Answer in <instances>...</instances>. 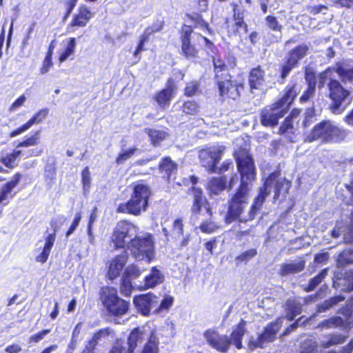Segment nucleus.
<instances>
[{
    "label": "nucleus",
    "mask_w": 353,
    "mask_h": 353,
    "mask_svg": "<svg viewBox=\"0 0 353 353\" xmlns=\"http://www.w3.org/2000/svg\"><path fill=\"white\" fill-rule=\"evenodd\" d=\"M347 136V130L339 128L334 121L324 120L316 124L307 136L309 142L339 143Z\"/></svg>",
    "instance_id": "nucleus-3"
},
{
    "label": "nucleus",
    "mask_w": 353,
    "mask_h": 353,
    "mask_svg": "<svg viewBox=\"0 0 353 353\" xmlns=\"http://www.w3.org/2000/svg\"><path fill=\"white\" fill-rule=\"evenodd\" d=\"M159 352V339L154 334V332H150L147 342L144 345L141 353H158Z\"/></svg>",
    "instance_id": "nucleus-33"
},
{
    "label": "nucleus",
    "mask_w": 353,
    "mask_h": 353,
    "mask_svg": "<svg viewBox=\"0 0 353 353\" xmlns=\"http://www.w3.org/2000/svg\"><path fill=\"white\" fill-rule=\"evenodd\" d=\"M21 156V152L17 150H14L12 153L1 158V161L4 165L8 168L14 167V163L16 159Z\"/></svg>",
    "instance_id": "nucleus-44"
},
{
    "label": "nucleus",
    "mask_w": 353,
    "mask_h": 353,
    "mask_svg": "<svg viewBox=\"0 0 353 353\" xmlns=\"http://www.w3.org/2000/svg\"><path fill=\"white\" fill-rule=\"evenodd\" d=\"M305 79L307 81L308 87L307 90L301 97V102L307 101L314 94L315 91L316 82L314 75L306 73Z\"/></svg>",
    "instance_id": "nucleus-37"
},
{
    "label": "nucleus",
    "mask_w": 353,
    "mask_h": 353,
    "mask_svg": "<svg viewBox=\"0 0 353 353\" xmlns=\"http://www.w3.org/2000/svg\"><path fill=\"white\" fill-rule=\"evenodd\" d=\"M21 152V156L25 158H29L31 157L39 156L41 154L42 150L38 148L27 149V150H17Z\"/></svg>",
    "instance_id": "nucleus-61"
},
{
    "label": "nucleus",
    "mask_w": 353,
    "mask_h": 353,
    "mask_svg": "<svg viewBox=\"0 0 353 353\" xmlns=\"http://www.w3.org/2000/svg\"><path fill=\"white\" fill-rule=\"evenodd\" d=\"M344 324L343 319L340 316H334L329 319L325 320L319 324V327L333 328L336 327L343 326Z\"/></svg>",
    "instance_id": "nucleus-41"
},
{
    "label": "nucleus",
    "mask_w": 353,
    "mask_h": 353,
    "mask_svg": "<svg viewBox=\"0 0 353 353\" xmlns=\"http://www.w3.org/2000/svg\"><path fill=\"white\" fill-rule=\"evenodd\" d=\"M164 276L156 267H153L150 273L144 279V289L154 288L163 283Z\"/></svg>",
    "instance_id": "nucleus-26"
},
{
    "label": "nucleus",
    "mask_w": 353,
    "mask_h": 353,
    "mask_svg": "<svg viewBox=\"0 0 353 353\" xmlns=\"http://www.w3.org/2000/svg\"><path fill=\"white\" fill-rule=\"evenodd\" d=\"M333 70H334L333 68H328L319 74V87H320V88L323 87L327 79H330V81L332 80L331 79V75H332Z\"/></svg>",
    "instance_id": "nucleus-57"
},
{
    "label": "nucleus",
    "mask_w": 353,
    "mask_h": 353,
    "mask_svg": "<svg viewBox=\"0 0 353 353\" xmlns=\"http://www.w3.org/2000/svg\"><path fill=\"white\" fill-rule=\"evenodd\" d=\"M334 70L337 73L339 78L343 82H353V66L350 65V61L343 60L336 62L333 67Z\"/></svg>",
    "instance_id": "nucleus-21"
},
{
    "label": "nucleus",
    "mask_w": 353,
    "mask_h": 353,
    "mask_svg": "<svg viewBox=\"0 0 353 353\" xmlns=\"http://www.w3.org/2000/svg\"><path fill=\"white\" fill-rule=\"evenodd\" d=\"M208 344L220 352H226L230 345V340L227 335H221L216 330L209 329L203 333Z\"/></svg>",
    "instance_id": "nucleus-14"
},
{
    "label": "nucleus",
    "mask_w": 353,
    "mask_h": 353,
    "mask_svg": "<svg viewBox=\"0 0 353 353\" xmlns=\"http://www.w3.org/2000/svg\"><path fill=\"white\" fill-rule=\"evenodd\" d=\"M164 22L163 21H157L151 26L145 30L144 34L150 37L152 34L161 31L163 28Z\"/></svg>",
    "instance_id": "nucleus-54"
},
{
    "label": "nucleus",
    "mask_w": 353,
    "mask_h": 353,
    "mask_svg": "<svg viewBox=\"0 0 353 353\" xmlns=\"http://www.w3.org/2000/svg\"><path fill=\"white\" fill-rule=\"evenodd\" d=\"M81 181L84 194L88 193L90 192L91 184L90 172L88 167H85L81 172Z\"/></svg>",
    "instance_id": "nucleus-45"
},
{
    "label": "nucleus",
    "mask_w": 353,
    "mask_h": 353,
    "mask_svg": "<svg viewBox=\"0 0 353 353\" xmlns=\"http://www.w3.org/2000/svg\"><path fill=\"white\" fill-rule=\"evenodd\" d=\"M192 29L189 26H183L181 29V50L183 54L187 59H194L197 57L198 50L194 45L192 43V40L196 37L199 41H203L206 44L210 43V41L205 37L199 34H193Z\"/></svg>",
    "instance_id": "nucleus-10"
},
{
    "label": "nucleus",
    "mask_w": 353,
    "mask_h": 353,
    "mask_svg": "<svg viewBox=\"0 0 353 353\" xmlns=\"http://www.w3.org/2000/svg\"><path fill=\"white\" fill-rule=\"evenodd\" d=\"M303 344L304 346H303V350L300 353H312L316 346V341H314L312 339L307 340Z\"/></svg>",
    "instance_id": "nucleus-63"
},
{
    "label": "nucleus",
    "mask_w": 353,
    "mask_h": 353,
    "mask_svg": "<svg viewBox=\"0 0 353 353\" xmlns=\"http://www.w3.org/2000/svg\"><path fill=\"white\" fill-rule=\"evenodd\" d=\"M344 300H345V298L341 295L332 297L330 299L324 301L321 305L318 306V312H325L326 310H329L334 305L338 304L339 303H340Z\"/></svg>",
    "instance_id": "nucleus-40"
},
{
    "label": "nucleus",
    "mask_w": 353,
    "mask_h": 353,
    "mask_svg": "<svg viewBox=\"0 0 353 353\" xmlns=\"http://www.w3.org/2000/svg\"><path fill=\"white\" fill-rule=\"evenodd\" d=\"M145 131L150 137L152 144L154 145L165 139L166 137V133L162 130L146 129Z\"/></svg>",
    "instance_id": "nucleus-42"
},
{
    "label": "nucleus",
    "mask_w": 353,
    "mask_h": 353,
    "mask_svg": "<svg viewBox=\"0 0 353 353\" xmlns=\"http://www.w3.org/2000/svg\"><path fill=\"white\" fill-rule=\"evenodd\" d=\"M111 332L110 328H103L97 332L92 338L88 341L87 347L94 350L96 345L99 343L103 339H105Z\"/></svg>",
    "instance_id": "nucleus-34"
},
{
    "label": "nucleus",
    "mask_w": 353,
    "mask_h": 353,
    "mask_svg": "<svg viewBox=\"0 0 353 353\" xmlns=\"http://www.w3.org/2000/svg\"><path fill=\"white\" fill-rule=\"evenodd\" d=\"M245 325L246 322L241 319V322L233 330L230 338L229 337L230 344L233 343L237 349H241L243 347L241 340L245 332Z\"/></svg>",
    "instance_id": "nucleus-27"
},
{
    "label": "nucleus",
    "mask_w": 353,
    "mask_h": 353,
    "mask_svg": "<svg viewBox=\"0 0 353 353\" xmlns=\"http://www.w3.org/2000/svg\"><path fill=\"white\" fill-rule=\"evenodd\" d=\"M305 265V263L303 260H295L290 263H284L281 265L279 274L287 276L299 273L304 270Z\"/></svg>",
    "instance_id": "nucleus-25"
},
{
    "label": "nucleus",
    "mask_w": 353,
    "mask_h": 353,
    "mask_svg": "<svg viewBox=\"0 0 353 353\" xmlns=\"http://www.w3.org/2000/svg\"><path fill=\"white\" fill-rule=\"evenodd\" d=\"M208 189L211 194L217 195L226 187V179L223 177H215L210 180Z\"/></svg>",
    "instance_id": "nucleus-31"
},
{
    "label": "nucleus",
    "mask_w": 353,
    "mask_h": 353,
    "mask_svg": "<svg viewBox=\"0 0 353 353\" xmlns=\"http://www.w3.org/2000/svg\"><path fill=\"white\" fill-rule=\"evenodd\" d=\"M51 225L53 228L54 234H50L47 236L46 239V243L41 253L39 254L36 258V260L38 262H41L42 263L46 262L48 260L51 249L55 241V233L58 231L59 229V228L55 224L54 220L52 221Z\"/></svg>",
    "instance_id": "nucleus-24"
},
{
    "label": "nucleus",
    "mask_w": 353,
    "mask_h": 353,
    "mask_svg": "<svg viewBox=\"0 0 353 353\" xmlns=\"http://www.w3.org/2000/svg\"><path fill=\"white\" fill-rule=\"evenodd\" d=\"M294 85H288L283 97L272 105L265 107L261 112L260 121L263 125L272 127L278 124L279 119L283 117L296 96Z\"/></svg>",
    "instance_id": "nucleus-2"
},
{
    "label": "nucleus",
    "mask_w": 353,
    "mask_h": 353,
    "mask_svg": "<svg viewBox=\"0 0 353 353\" xmlns=\"http://www.w3.org/2000/svg\"><path fill=\"white\" fill-rule=\"evenodd\" d=\"M225 147L215 145L202 149L199 152L200 163L210 172H216L217 163L221 159Z\"/></svg>",
    "instance_id": "nucleus-11"
},
{
    "label": "nucleus",
    "mask_w": 353,
    "mask_h": 353,
    "mask_svg": "<svg viewBox=\"0 0 353 353\" xmlns=\"http://www.w3.org/2000/svg\"><path fill=\"white\" fill-rule=\"evenodd\" d=\"M216 80L221 96L232 99H236L239 97V89H243V85L234 83L228 72L221 74V77Z\"/></svg>",
    "instance_id": "nucleus-13"
},
{
    "label": "nucleus",
    "mask_w": 353,
    "mask_h": 353,
    "mask_svg": "<svg viewBox=\"0 0 353 353\" xmlns=\"http://www.w3.org/2000/svg\"><path fill=\"white\" fill-rule=\"evenodd\" d=\"M293 130L292 120L290 117H287L283 124L279 128V133L284 134L286 132H292Z\"/></svg>",
    "instance_id": "nucleus-58"
},
{
    "label": "nucleus",
    "mask_w": 353,
    "mask_h": 353,
    "mask_svg": "<svg viewBox=\"0 0 353 353\" xmlns=\"http://www.w3.org/2000/svg\"><path fill=\"white\" fill-rule=\"evenodd\" d=\"M133 303L137 310L143 315L148 316L152 309H156L159 303V299L152 293L136 296Z\"/></svg>",
    "instance_id": "nucleus-15"
},
{
    "label": "nucleus",
    "mask_w": 353,
    "mask_h": 353,
    "mask_svg": "<svg viewBox=\"0 0 353 353\" xmlns=\"http://www.w3.org/2000/svg\"><path fill=\"white\" fill-rule=\"evenodd\" d=\"M138 228L128 221H119L112 234V242L117 248H124L138 235Z\"/></svg>",
    "instance_id": "nucleus-8"
},
{
    "label": "nucleus",
    "mask_w": 353,
    "mask_h": 353,
    "mask_svg": "<svg viewBox=\"0 0 353 353\" xmlns=\"http://www.w3.org/2000/svg\"><path fill=\"white\" fill-rule=\"evenodd\" d=\"M353 263V250H343L338 256L337 265L344 267Z\"/></svg>",
    "instance_id": "nucleus-39"
},
{
    "label": "nucleus",
    "mask_w": 353,
    "mask_h": 353,
    "mask_svg": "<svg viewBox=\"0 0 353 353\" xmlns=\"http://www.w3.org/2000/svg\"><path fill=\"white\" fill-rule=\"evenodd\" d=\"M138 148L136 146L131 147L130 148H126L125 144L122 143L121 145V151L119 153L117 159L116 163L117 165H121L124 163L126 161L130 159L137 151Z\"/></svg>",
    "instance_id": "nucleus-32"
},
{
    "label": "nucleus",
    "mask_w": 353,
    "mask_h": 353,
    "mask_svg": "<svg viewBox=\"0 0 353 353\" xmlns=\"http://www.w3.org/2000/svg\"><path fill=\"white\" fill-rule=\"evenodd\" d=\"M327 269H323L321 270L319 274L312 279L308 284V286L307 288V291L310 292L315 289V288L321 283L323 279L327 276Z\"/></svg>",
    "instance_id": "nucleus-43"
},
{
    "label": "nucleus",
    "mask_w": 353,
    "mask_h": 353,
    "mask_svg": "<svg viewBox=\"0 0 353 353\" xmlns=\"http://www.w3.org/2000/svg\"><path fill=\"white\" fill-rule=\"evenodd\" d=\"M39 132H37L34 135L26 138L23 141L20 142L17 145V148H28L30 146H34L38 144L39 142Z\"/></svg>",
    "instance_id": "nucleus-48"
},
{
    "label": "nucleus",
    "mask_w": 353,
    "mask_h": 353,
    "mask_svg": "<svg viewBox=\"0 0 353 353\" xmlns=\"http://www.w3.org/2000/svg\"><path fill=\"white\" fill-rule=\"evenodd\" d=\"M21 179V174L17 173L12 177L11 181L6 183L0 192V204L6 205L8 203L9 199H11L14 194L12 193L13 189L18 185Z\"/></svg>",
    "instance_id": "nucleus-20"
},
{
    "label": "nucleus",
    "mask_w": 353,
    "mask_h": 353,
    "mask_svg": "<svg viewBox=\"0 0 353 353\" xmlns=\"http://www.w3.org/2000/svg\"><path fill=\"white\" fill-rule=\"evenodd\" d=\"M199 228L201 230V232H203L204 233L211 234V233H213L218 228V226L214 221H203L199 225Z\"/></svg>",
    "instance_id": "nucleus-53"
},
{
    "label": "nucleus",
    "mask_w": 353,
    "mask_h": 353,
    "mask_svg": "<svg viewBox=\"0 0 353 353\" xmlns=\"http://www.w3.org/2000/svg\"><path fill=\"white\" fill-rule=\"evenodd\" d=\"M314 117V110L312 108L307 109L305 113V119L303 121V126L307 128L313 123V119Z\"/></svg>",
    "instance_id": "nucleus-64"
},
{
    "label": "nucleus",
    "mask_w": 353,
    "mask_h": 353,
    "mask_svg": "<svg viewBox=\"0 0 353 353\" xmlns=\"http://www.w3.org/2000/svg\"><path fill=\"white\" fill-rule=\"evenodd\" d=\"M128 249L133 257L137 260L146 259L150 263L154 254V241L151 234L137 235L128 244Z\"/></svg>",
    "instance_id": "nucleus-7"
},
{
    "label": "nucleus",
    "mask_w": 353,
    "mask_h": 353,
    "mask_svg": "<svg viewBox=\"0 0 353 353\" xmlns=\"http://www.w3.org/2000/svg\"><path fill=\"white\" fill-rule=\"evenodd\" d=\"M265 19L267 25L270 29L274 31H281L282 26L279 24L276 17L273 16H268Z\"/></svg>",
    "instance_id": "nucleus-59"
},
{
    "label": "nucleus",
    "mask_w": 353,
    "mask_h": 353,
    "mask_svg": "<svg viewBox=\"0 0 353 353\" xmlns=\"http://www.w3.org/2000/svg\"><path fill=\"white\" fill-rule=\"evenodd\" d=\"M193 205L192 207V216L190 221L192 224L197 223L200 216L202 220L210 218L212 216V210L210 204L205 198L202 196V190L195 187L192 188Z\"/></svg>",
    "instance_id": "nucleus-9"
},
{
    "label": "nucleus",
    "mask_w": 353,
    "mask_h": 353,
    "mask_svg": "<svg viewBox=\"0 0 353 353\" xmlns=\"http://www.w3.org/2000/svg\"><path fill=\"white\" fill-rule=\"evenodd\" d=\"M295 67L294 65L286 60L285 63L281 66V78L284 80Z\"/></svg>",
    "instance_id": "nucleus-60"
},
{
    "label": "nucleus",
    "mask_w": 353,
    "mask_h": 353,
    "mask_svg": "<svg viewBox=\"0 0 353 353\" xmlns=\"http://www.w3.org/2000/svg\"><path fill=\"white\" fill-rule=\"evenodd\" d=\"M199 110L198 104L194 101H188L183 103V112L187 114H194Z\"/></svg>",
    "instance_id": "nucleus-50"
},
{
    "label": "nucleus",
    "mask_w": 353,
    "mask_h": 353,
    "mask_svg": "<svg viewBox=\"0 0 353 353\" xmlns=\"http://www.w3.org/2000/svg\"><path fill=\"white\" fill-rule=\"evenodd\" d=\"M92 14L88 8L84 5H81L79 8V12L74 15L70 24L68 26V30H71L73 27H84L87 25L89 20L92 18Z\"/></svg>",
    "instance_id": "nucleus-23"
},
{
    "label": "nucleus",
    "mask_w": 353,
    "mask_h": 353,
    "mask_svg": "<svg viewBox=\"0 0 353 353\" xmlns=\"http://www.w3.org/2000/svg\"><path fill=\"white\" fill-rule=\"evenodd\" d=\"M176 89V88L174 80L172 79H170L168 81L166 88L160 91L156 96V101L159 105L162 108L168 106Z\"/></svg>",
    "instance_id": "nucleus-19"
},
{
    "label": "nucleus",
    "mask_w": 353,
    "mask_h": 353,
    "mask_svg": "<svg viewBox=\"0 0 353 353\" xmlns=\"http://www.w3.org/2000/svg\"><path fill=\"white\" fill-rule=\"evenodd\" d=\"M327 86L328 96L331 100L330 110L334 114H341L352 102L350 92L337 80H330Z\"/></svg>",
    "instance_id": "nucleus-5"
},
{
    "label": "nucleus",
    "mask_w": 353,
    "mask_h": 353,
    "mask_svg": "<svg viewBox=\"0 0 353 353\" xmlns=\"http://www.w3.org/2000/svg\"><path fill=\"white\" fill-rule=\"evenodd\" d=\"M174 298L170 295L165 296L155 309V312H160L163 310H168L173 304Z\"/></svg>",
    "instance_id": "nucleus-51"
},
{
    "label": "nucleus",
    "mask_w": 353,
    "mask_h": 353,
    "mask_svg": "<svg viewBox=\"0 0 353 353\" xmlns=\"http://www.w3.org/2000/svg\"><path fill=\"white\" fill-rule=\"evenodd\" d=\"M150 196L151 190L147 185L143 183H136L130 199L125 203L120 204L117 212L139 216L142 212L146 211Z\"/></svg>",
    "instance_id": "nucleus-4"
},
{
    "label": "nucleus",
    "mask_w": 353,
    "mask_h": 353,
    "mask_svg": "<svg viewBox=\"0 0 353 353\" xmlns=\"http://www.w3.org/2000/svg\"><path fill=\"white\" fill-rule=\"evenodd\" d=\"M307 50L308 48L306 45H300L288 53L286 60L296 66L299 61L307 54Z\"/></svg>",
    "instance_id": "nucleus-28"
},
{
    "label": "nucleus",
    "mask_w": 353,
    "mask_h": 353,
    "mask_svg": "<svg viewBox=\"0 0 353 353\" xmlns=\"http://www.w3.org/2000/svg\"><path fill=\"white\" fill-rule=\"evenodd\" d=\"M149 37H148L146 34L143 33V34L141 36L139 43L138 44V46L136 49V50L134 52V56L135 58H137V61L140 60V53L145 50V48H143V46L145 42L148 41Z\"/></svg>",
    "instance_id": "nucleus-56"
},
{
    "label": "nucleus",
    "mask_w": 353,
    "mask_h": 353,
    "mask_svg": "<svg viewBox=\"0 0 353 353\" xmlns=\"http://www.w3.org/2000/svg\"><path fill=\"white\" fill-rule=\"evenodd\" d=\"M345 337L341 334L332 333L323 336L320 340V345L323 348L341 344L345 341Z\"/></svg>",
    "instance_id": "nucleus-29"
},
{
    "label": "nucleus",
    "mask_w": 353,
    "mask_h": 353,
    "mask_svg": "<svg viewBox=\"0 0 353 353\" xmlns=\"http://www.w3.org/2000/svg\"><path fill=\"white\" fill-rule=\"evenodd\" d=\"M199 89V83L196 81H193L187 83L184 90V94L187 97H193L197 94Z\"/></svg>",
    "instance_id": "nucleus-49"
},
{
    "label": "nucleus",
    "mask_w": 353,
    "mask_h": 353,
    "mask_svg": "<svg viewBox=\"0 0 353 353\" xmlns=\"http://www.w3.org/2000/svg\"><path fill=\"white\" fill-rule=\"evenodd\" d=\"M237 168L241 174V185L236 192L229 201L228 212L225 217L227 223L235 221L245 223L254 219L256 214L261 208L265 198L273 190L274 199H278L280 194H286L291 186L290 182L285 178H279L278 173L271 174L265 180L263 188L260 189L259 195L255 198L249 211L245 209L249 203V183L255 178V168L254 161L246 150L239 152L236 154Z\"/></svg>",
    "instance_id": "nucleus-1"
},
{
    "label": "nucleus",
    "mask_w": 353,
    "mask_h": 353,
    "mask_svg": "<svg viewBox=\"0 0 353 353\" xmlns=\"http://www.w3.org/2000/svg\"><path fill=\"white\" fill-rule=\"evenodd\" d=\"M50 332V330H48H48H43L38 332L37 334L31 336L30 337V339H29V343H38L40 341H41L44 338V336H46Z\"/></svg>",
    "instance_id": "nucleus-62"
},
{
    "label": "nucleus",
    "mask_w": 353,
    "mask_h": 353,
    "mask_svg": "<svg viewBox=\"0 0 353 353\" xmlns=\"http://www.w3.org/2000/svg\"><path fill=\"white\" fill-rule=\"evenodd\" d=\"M257 254L256 249H250L247 250L238 256L236 257L235 261L239 263H248L250 260L254 258Z\"/></svg>",
    "instance_id": "nucleus-47"
},
{
    "label": "nucleus",
    "mask_w": 353,
    "mask_h": 353,
    "mask_svg": "<svg viewBox=\"0 0 353 353\" xmlns=\"http://www.w3.org/2000/svg\"><path fill=\"white\" fill-rule=\"evenodd\" d=\"M183 225L181 219H177L173 222L172 234L175 238H179L183 235Z\"/></svg>",
    "instance_id": "nucleus-55"
},
{
    "label": "nucleus",
    "mask_w": 353,
    "mask_h": 353,
    "mask_svg": "<svg viewBox=\"0 0 353 353\" xmlns=\"http://www.w3.org/2000/svg\"><path fill=\"white\" fill-rule=\"evenodd\" d=\"M248 82L252 92L254 90H263L265 87V70L261 65H257L250 70Z\"/></svg>",
    "instance_id": "nucleus-17"
},
{
    "label": "nucleus",
    "mask_w": 353,
    "mask_h": 353,
    "mask_svg": "<svg viewBox=\"0 0 353 353\" xmlns=\"http://www.w3.org/2000/svg\"><path fill=\"white\" fill-rule=\"evenodd\" d=\"M141 274V270L135 265H131L126 268L124 276H128L130 279H137Z\"/></svg>",
    "instance_id": "nucleus-52"
},
{
    "label": "nucleus",
    "mask_w": 353,
    "mask_h": 353,
    "mask_svg": "<svg viewBox=\"0 0 353 353\" xmlns=\"http://www.w3.org/2000/svg\"><path fill=\"white\" fill-rule=\"evenodd\" d=\"M49 110L47 108L42 109L39 110L35 115H34L27 123L23 124L22 126L19 128L18 129L12 131L10 136V137H15L24 132L27 131L29 128H31L35 123H39L42 122L47 115L48 114Z\"/></svg>",
    "instance_id": "nucleus-22"
},
{
    "label": "nucleus",
    "mask_w": 353,
    "mask_h": 353,
    "mask_svg": "<svg viewBox=\"0 0 353 353\" xmlns=\"http://www.w3.org/2000/svg\"><path fill=\"white\" fill-rule=\"evenodd\" d=\"M76 48V39L75 38H70L67 41V45L65 49L60 54L59 60L61 63L64 62L67 59L73 54Z\"/></svg>",
    "instance_id": "nucleus-38"
},
{
    "label": "nucleus",
    "mask_w": 353,
    "mask_h": 353,
    "mask_svg": "<svg viewBox=\"0 0 353 353\" xmlns=\"http://www.w3.org/2000/svg\"><path fill=\"white\" fill-rule=\"evenodd\" d=\"M132 285L131 279L128 276H123L121 283V293L125 296H130L132 293Z\"/></svg>",
    "instance_id": "nucleus-46"
},
{
    "label": "nucleus",
    "mask_w": 353,
    "mask_h": 353,
    "mask_svg": "<svg viewBox=\"0 0 353 353\" xmlns=\"http://www.w3.org/2000/svg\"><path fill=\"white\" fill-rule=\"evenodd\" d=\"M159 170L161 172H165L167 179L169 180L171 175L176 170V164L170 157H165L159 164Z\"/></svg>",
    "instance_id": "nucleus-35"
},
{
    "label": "nucleus",
    "mask_w": 353,
    "mask_h": 353,
    "mask_svg": "<svg viewBox=\"0 0 353 353\" xmlns=\"http://www.w3.org/2000/svg\"><path fill=\"white\" fill-rule=\"evenodd\" d=\"M302 312L301 304L296 300H288L286 302V318L292 321Z\"/></svg>",
    "instance_id": "nucleus-30"
},
{
    "label": "nucleus",
    "mask_w": 353,
    "mask_h": 353,
    "mask_svg": "<svg viewBox=\"0 0 353 353\" xmlns=\"http://www.w3.org/2000/svg\"><path fill=\"white\" fill-rule=\"evenodd\" d=\"M347 285L346 287L342 288V290L351 291L353 290V270L349 272L344 279H336L334 280L333 286L335 288H339L342 285Z\"/></svg>",
    "instance_id": "nucleus-36"
},
{
    "label": "nucleus",
    "mask_w": 353,
    "mask_h": 353,
    "mask_svg": "<svg viewBox=\"0 0 353 353\" xmlns=\"http://www.w3.org/2000/svg\"><path fill=\"white\" fill-rule=\"evenodd\" d=\"M147 327L134 328L130 334L128 339V343L123 344L126 347V353H134V350L138 344H141L144 340H147L150 335V332H153Z\"/></svg>",
    "instance_id": "nucleus-16"
},
{
    "label": "nucleus",
    "mask_w": 353,
    "mask_h": 353,
    "mask_svg": "<svg viewBox=\"0 0 353 353\" xmlns=\"http://www.w3.org/2000/svg\"><path fill=\"white\" fill-rule=\"evenodd\" d=\"M128 259V253L124 252L110 261L108 272V278L110 280H114L120 275L127 263Z\"/></svg>",
    "instance_id": "nucleus-18"
},
{
    "label": "nucleus",
    "mask_w": 353,
    "mask_h": 353,
    "mask_svg": "<svg viewBox=\"0 0 353 353\" xmlns=\"http://www.w3.org/2000/svg\"><path fill=\"white\" fill-rule=\"evenodd\" d=\"M100 299L102 304L110 315L122 316L129 309V302L119 298L117 290L113 288L103 287L101 289Z\"/></svg>",
    "instance_id": "nucleus-6"
},
{
    "label": "nucleus",
    "mask_w": 353,
    "mask_h": 353,
    "mask_svg": "<svg viewBox=\"0 0 353 353\" xmlns=\"http://www.w3.org/2000/svg\"><path fill=\"white\" fill-rule=\"evenodd\" d=\"M283 320V317L277 319L274 322L270 323L256 339L252 337L249 341V348L254 350L256 347H263L265 343L272 341L281 327Z\"/></svg>",
    "instance_id": "nucleus-12"
}]
</instances>
